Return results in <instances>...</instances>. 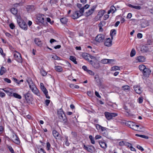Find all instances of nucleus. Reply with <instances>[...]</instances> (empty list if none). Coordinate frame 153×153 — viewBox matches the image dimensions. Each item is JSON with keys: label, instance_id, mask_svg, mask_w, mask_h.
<instances>
[{"label": "nucleus", "instance_id": "24", "mask_svg": "<svg viewBox=\"0 0 153 153\" xmlns=\"http://www.w3.org/2000/svg\"><path fill=\"white\" fill-rule=\"evenodd\" d=\"M52 134L53 137L57 139V137H59V133L56 130H53L52 131Z\"/></svg>", "mask_w": 153, "mask_h": 153}, {"label": "nucleus", "instance_id": "4", "mask_svg": "<svg viewBox=\"0 0 153 153\" xmlns=\"http://www.w3.org/2000/svg\"><path fill=\"white\" fill-rule=\"evenodd\" d=\"M17 22L20 27L22 29L26 30L27 29V26L25 22L20 18H18Z\"/></svg>", "mask_w": 153, "mask_h": 153}, {"label": "nucleus", "instance_id": "44", "mask_svg": "<svg viewBox=\"0 0 153 153\" xmlns=\"http://www.w3.org/2000/svg\"><path fill=\"white\" fill-rule=\"evenodd\" d=\"M101 62L103 64H107L108 63V59H102L101 60Z\"/></svg>", "mask_w": 153, "mask_h": 153}, {"label": "nucleus", "instance_id": "21", "mask_svg": "<svg viewBox=\"0 0 153 153\" xmlns=\"http://www.w3.org/2000/svg\"><path fill=\"white\" fill-rule=\"evenodd\" d=\"M24 96L25 99L27 102L30 101V98L31 97L30 94L29 92H27L25 94Z\"/></svg>", "mask_w": 153, "mask_h": 153}, {"label": "nucleus", "instance_id": "25", "mask_svg": "<svg viewBox=\"0 0 153 153\" xmlns=\"http://www.w3.org/2000/svg\"><path fill=\"white\" fill-rule=\"evenodd\" d=\"M12 141L15 143L17 144H19L20 143V141L19 138L17 137V135H16L15 138L12 139Z\"/></svg>", "mask_w": 153, "mask_h": 153}, {"label": "nucleus", "instance_id": "17", "mask_svg": "<svg viewBox=\"0 0 153 153\" xmlns=\"http://www.w3.org/2000/svg\"><path fill=\"white\" fill-rule=\"evenodd\" d=\"M116 10L115 7L114 6L112 5L110 7V10L108 11V14H109L111 13H115Z\"/></svg>", "mask_w": 153, "mask_h": 153}, {"label": "nucleus", "instance_id": "60", "mask_svg": "<svg viewBox=\"0 0 153 153\" xmlns=\"http://www.w3.org/2000/svg\"><path fill=\"white\" fill-rule=\"evenodd\" d=\"M152 40L150 39H148L147 40V43L149 45H152Z\"/></svg>", "mask_w": 153, "mask_h": 153}, {"label": "nucleus", "instance_id": "50", "mask_svg": "<svg viewBox=\"0 0 153 153\" xmlns=\"http://www.w3.org/2000/svg\"><path fill=\"white\" fill-rule=\"evenodd\" d=\"M138 102L139 103H142L143 102V98L142 97H140L138 99Z\"/></svg>", "mask_w": 153, "mask_h": 153}, {"label": "nucleus", "instance_id": "54", "mask_svg": "<svg viewBox=\"0 0 153 153\" xmlns=\"http://www.w3.org/2000/svg\"><path fill=\"white\" fill-rule=\"evenodd\" d=\"M137 148L141 151H144V149L140 145H137Z\"/></svg>", "mask_w": 153, "mask_h": 153}, {"label": "nucleus", "instance_id": "45", "mask_svg": "<svg viewBox=\"0 0 153 153\" xmlns=\"http://www.w3.org/2000/svg\"><path fill=\"white\" fill-rule=\"evenodd\" d=\"M46 20L48 22H49L51 24H52L53 23V21H51V19L49 17H46Z\"/></svg>", "mask_w": 153, "mask_h": 153}, {"label": "nucleus", "instance_id": "47", "mask_svg": "<svg viewBox=\"0 0 153 153\" xmlns=\"http://www.w3.org/2000/svg\"><path fill=\"white\" fill-rule=\"evenodd\" d=\"M39 153H46L45 151L42 149L40 148L38 150Z\"/></svg>", "mask_w": 153, "mask_h": 153}, {"label": "nucleus", "instance_id": "38", "mask_svg": "<svg viewBox=\"0 0 153 153\" xmlns=\"http://www.w3.org/2000/svg\"><path fill=\"white\" fill-rule=\"evenodd\" d=\"M120 68L119 67L117 66H115L111 68V71H115L116 70H120Z\"/></svg>", "mask_w": 153, "mask_h": 153}, {"label": "nucleus", "instance_id": "19", "mask_svg": "<svg viewBox=\"0 0 153 153\" xmlns=\"http://www.w3.org/2000/svg\"><path fill=\"white\" fill-rule=\"evenodd\" d=\"M35 44L39 46H41L42 45V42L38 38H35L34 40Z\"/></svg>", "mask_w": 153, "mask_h": 153}, {"label": "nucleus", "instance_id": "18", "mask_svg": "<svg viewBox=\"0 0 153 153\" xmlns=\"http://www.w3.org/2000/svg\"><path fill=\"white\" fill-rule=\"evenodd\" d=\"M96 127L98 130L101 129L102 131H106V128L98 124L96 125Z\"/></svg>", "mask_w": 153, "mask_h": 153}, {"label": "nucleus", "instance_id": "28", "mask_svg": "<svg viewBox=\"0 0 153 153\" xmlns=\"http://www.w3.org/2000/svg\"><path fill=\"white\" fill-rule=\"evenodd\" d=\"M137 60L139 62H143L145 61V58L143 56H140L137 57Z\"/></svg>", "mask_w": 153, "mask_h": 153}, {"label": "nucleus", "instance_id": "58", "mask_svg": "<svg viewBox=\"0 0 153 153\" xmlns=\"http://www.w3.org/2000/svg\"><path fill=\"white\" fill-rule=\"evenodd\" d=\"M114 61V59H108V63L112 64Z\"/></svg>", "mask_w": 153, "mask_h": 153}, {"label": "nucleus", "instance_id": "14", "mask_svg": "<svg viewBox=\"0 0 153 153\" xmlns=\"http://www.w3.org/2000/svg\"><path fill=\"white\" fill-rule=\"evenodd\" d=\"M151 71L149 68H146L143 71V73L145 76H149L151 73Z\"/></svg>", "mask_w": 153, "mask_h": 153}, {"label": "nucleus", "instance_id": "53", "mask_svg": "<svg viewBox=\"0 0 153 153\" xmlns=\"http://www.w3.org/2000/svg\"><path fill=\"white\" fill-rule=\"evenodd\" d=\"M89 74L91 75H94V73L91 70H88L87 72Z\"/></svg>", "mask_w": 153, "mask_h": 153}, {"label": "nucleus", "instance_id": "63", "mask_svg": "<svg viewBox=\"0 0 153 153\" xmlns=\"http://www.w3.org/2000/svg\"><path fill=\"white\" fill-rule=\"evenodd\" d=\"M5 94L3 92H0V97H3L5 96Z\"/></svg>", "mask_w": 153, "mask_h": 153}, {"label": "nucleus", "instance_id": "31", "mask_svg": "<svg viewBox=\"0 0 153 153\" xmlns=\"http://www.w3.org/2000/svg\"><path fill=\"white\" fill-rule=\"evenodd\" d=\"M10 11L14 15H15L17 14L18 12L17 10L15 8H11Z\"/></svg>", "mask_w": 153, "mask_h": 153}, {"label": "nucleus", "instance_id": "42", "mask_svg": "<svg viewBox=\"0 0 153 153\" xmlns=\"http://www.w3.org/2000/svg\"><path fill=\"white\" fill-rule=\"evenodd\" d=\"M41 89L45 95H46L48 93V91L45 87H42Z\"/></svg>", "mask_w": 153, "mask_h": 153}, {"label": "nucleus", "instance_id": "37", "mask_svg": "<svg viewBox=\"0 0 153 153\" xmlns=\"http://www.w3.org/2000/svg\"><path fill=\"white\" fill-rule=\"evenodd\" d=\"M89 137L91 141V143L93 144H94L95 143V142L94 141V138L93 137V136L91 135H90L89 136Z\"/></svg>", "mask_w": 153, "mask_h": 153}, {"label": "nucleus", "instance_id": "61", "mask_svg": "<svg viewBox=\"0 0 153 153\" xmlns=\"http://www.w3.org/2000/svg\"><path fill=\"white\" fill-rule=\"evenodd\" d=\"M109 16L108 14L105 15L104 16V20H106L109 18Z\"/></svg>", "mask_w": 153, "mask_h": 153}, {"label": "nucleus", "instance_id": "43", "mask_svg": "<svg viewBox=\"0 0 153 153\" xmlns=\"http://www.w3.org/2000/svg\"><path fill=\"white\" fill-rule=\"evenodd\" d=\"M122 89L124 91L128 90L129 89V87L128 85H126L122 87Z\"/></svg>", "mask_w": 153, "mask_h": 153}, {"label": "nucleus", "instance_id": "29", "mask_svg": "<svg viewBox=\"0 0 153 153\" xmlns=\"http://www.w3.org/2000/svg\"><path fill=\"white\" fill-rule=\"evenodd\" d=\"M6 71V69L3 66L1 67L0 71V75H2Z\"/></svg>", "mask_w": 153, "mask_h": 153}, {"label": "nucleus", "instance_id": "36", "mask_svg": "<svg viewBox=\"0 0 153 153\" xmlns=\"http://www.w3.org/2000/svg\"><path fill=\"white\" fill-rule=\"evenodd\" d=\"M55 70L57 71L61 72L62 70V69L61 66H58L55 67Z\"/></svg>", "mask_w": 153, "mask_h": 153}, {"label": "nucleus", "instance_id": "30", "mask_svg": "<svg viewBox=\"0 0 153 153\" xmlns=\"http://www.w3.org/2000/svg\"><path fill=\"white\" fill-rule=\"evenodd\" d=\"M70 60H71V61L73 62L74 64H77V62L76 61V58L74 56H70Z\"/></svg>", "mask_w": 153, "mask_h": 153}, {"label": "nucleus", "instance_id": "7", "mask_svg": "<svg viewBox=\"0 0 153 153\" xmlns=\"http://www.w3.org/2000/svg\"><path fill=\"white\" fill-rule=\"evenodd\" d=\"M14 56L15 59L18 62L22 63V59L21 54L19 52L15 51L14 53Z\"/></svg>", "mask_w": 153, "mask_h": 153}, {"label": "nucleus", "instance_id": "34", "mask_svg": "<svg viewBox=\"0 0 153 153\" xmlns=\"http://www.w3.org/2000/svg\"><path fill=\"white\" fill-rule=\"evenodd\" d=\"M146 66L144 65H140L139 66V69L143 71L146 68Z\"/></svg>", "mask_w": 153, "mask_h": 153}, {"label": "nucleus", "instance_id": "22", "mask_svg": "<svg viewBox=\"0 0 153 153\" xmlns=\"http://www.w3.org/2000/svg\"><path fill=\"white\" fill-rule=\"evenodd\" d=\"M148 48L145 46H142L141 48L140 51L143 53L146 52L148 51Z\"/></svg>", "mask_w": 153, "mask_h": 153}, {"label": "nucleus", "instance_id": "10", "mask_svg": "<svg viewBox=\"0 0 153 153\" xmlns=\"http://www.w3.org/2000/svg\"><path fill=\"white\" fill-rule=\"evenodd\" d=\"M105 39L104 36L102 34H100L96 36L95 38V40L98 42H102Z\"/></svg>", "mask_w": 153, "mask_h": 153}, {"label": "nucleus", "instance_id": "40", "mask_svg": "<svg viewBox=\"0 0 153 153\" xmlns=\"http://www.w3.org/2000/svg\"><path fill=\"white\" fill-rule=\"evenodd\" d=\"M65 138L66 140L65 142V144L67 146H69L70 143L68 141V137L67 136H65Z\"/></svg>", "mask_w": 153, "mask_h": 153}, {"label": "nucleus", "instance_id": "62", "mask_svg": "<svg viewBox=\"0 0 153 153\" xmlns=\"http://www.w3.org/2000/svg\"><path fill=\"white\" fill-rule=\"evenodd\" d=\"M47 148L48 150H49L50 149V148L51 146V145L49 142H47Z\"/></svg>", "mask_w": 153, "mask_h": 153}, {"label": "nucleus", "instance_id": "13", "mask_svg": "<svg viewBox=\"0 0 153 153\" xmlns=\"http://www.w3.org/2000/svg\"><path fill=\"white\" fill-rule=\"evenodd\" d=\"M26 10L28 12H30L33 11L35 9V7L33 5H28L26 7Z\"/></svg>", "mask_w": 153, "mask_h": 153}, {"label": "nucleus", "instance_id": "39", "mask_svg": "<svg viewBox=\"0 0 153 153\" xmlns=\"http://www.w3.org/2000/svg\"><path fill=\"white\" fill-rule=\"evenodd\" d=\"M40 73L43 76H45L47 74V73L42 68L40 69Z\"/></svg>", "mask_w": 153, "mask_h": 153}, {"label": "nucleus", "instance_id": "20", "mask_svg": "<svg viewBox=\"0 0 153 153\" xmlns=\"http://www.w3.org/2000/svg\"><path fill=\"white\" fill-rule=\"evenodd\" d=\"M99 143L100 146L102 148L105 149L107 147V144L106 143L102 141H99Z\"/></svg>", "mask_w": 153, "mask_h": 153}, {"label": "nucleus", "instance_id": "8", "mask_svg": "<svg viewBox=\"0 0 153 153\" xmlns=\"http://www.w3.org/2000/svg\"><path fill=\"white\" fill-rule=\"evenodd\" d=\"M105 117L108 120L112 119L113 117H115L117 115V113H110L107 112H105L104 113Z\"/></svg>", "mask_w": 153, "mask_h": 153}, {"label": "nucleus", "instance_id": "52", "mask_svg": "<svg viewBox=\"0 0 153 153\" xmlns=\"http://www.w3.org/2000/svg\"><path fill=\"white\" fill-rule=\"evenodd\" d=\"M89 7V5L88 4H87L85 5L84 7H83V8H82L81 9H83V12H84V9H87Z\"/></svg>", "mask_w": 153, "mask_h": 153}, {"label": "nucleus", "instance_id": "55", "mask_svg": "<svg viewBox=\"0 0 153 153\" xmlns=\"http://www.w3.org/2000/svg\"><path fill=\"white\" fill-rule=\"evenodd\" d=\"M10 28L12 29H13L15 27V25L11 23L9 25Z\"/></svg>", "mask_w": 153, "mask_h": 153}, {"label": "nucleus", "instance_id": "56", "mask_svg": "<svg viewBox=\"0 0 153 153\" xmlns=\"http://www.w3.org/2000/svg\"><path fill=\"white\" fill-rule=\"evenodd\" d=\"M0 53L4 57L5 56V54L4 53L3 50L0 47Z\"/></svg>", "mask_w": 153, "mask_h": 153}, {"label": "nucleus", "instance_id": "9", "mask_svg": "<svg viewBox=\"0 0 153 153\" xmlns=\"http://www.w3.org/2000/svg\"><path fill=\"white\" fill-rule=\"evenodd\" d=\"M83 148L85 149L91 153L93 152V151H94L95 150L94 147L92 145H88L85 146L84 145Z\"/></svg>", "mask_w": 153, "mask_h": 153}, {"label": "nucleus", "instance_id": "11", "mask_svg": "<svg viewBox=\"0 0 153 153\" xmlns=\"http://www.w3.org/2000/svg\"><path fill=\"white\" fill-rule=\"evenodd\" d=\"M89 62L92 66L95 68L98 69L100 67L99 62L97 61L93 62L92 60H90Z\"/></svg>", "mask_w": 153, "mask_h": 153}, {"label": "nucleus", "instance_id": "15", "mask_svg": "<svg viewBox=\"0 0 153 153\" xmlns=\"http://www.w3.org/2000/svg\"><path fill=\"white\" fill-rule=\"evenodd\" d=\"M134 88L136 92L138 94H140L142 92L141 88L140 86H134Z\"/></svg>", "mask_w": 153, "mask_h": 153}, {"label": "nucleus", "instance_id": "41", "mask_svg": "<svg viewBox=\"0 0 153 153\" xmlns=\"http://www.w3.org/2000/svg\"><path fill=\"white\" fill-rule=\"evenodd\" d=\"M136 53V52L135 50L134 49H133L130 53V56L131 57H133L134 56Z\"/></svg>", "mask_w": 153, "mask_h": 153}, {"label": "nucleus", "instance_id": "23", "mask_svg": "<svg viewBox=\"0 0 153 153\" xmlns=\"http://www.w3.org/2000/svg\"><path fill=\"white\" fill-rule=\"evenodd\" d=\"M148 25L147 21L145 20H144L141 22V26L142 27H145Z\"/></svg>", "mask_w": 153, "mask_h": 153}, {"label": "nucleus", "instance_id": "59", "mask_svg": "<svg viewBox=\"0 0 153 153\" xmlns=\"http://www.w3.org/2000/svg\"><path fill=\"white\" fill-rule=\"evenodd\" d=\"M137 126H138V130H137L136 131H141V130H142L143 128H144V127L143 126H140L139 125H137Z\"/></svg>", "mask_w": 153, "mask_h": 153}, {"label": "nucleus", "instance_id": "26", "mask_svg": "<svg viewBox=\"0 0 153 153\" xmlns=\"http://www.w3.org/2000/svg\"><path fill=\"white\" fill-rule=\"evenodd\" d=\"M105 13L104 10H101L98 12L97 16L100 18H101Z\"/></svg>", "mask_w": 153, "mask_h": 153}, {"label": "nucleus", "instance_id": "35", "mask_svg": "<svg viewBox=\"0 0 153 153\" xmlns=\"http://www.w3.org/2000/svg\"><path fill=\"white\" fill-rule=\"evenodd\" d=\"M135 136H137V137H141L145 138V139H147L149 138V137L148 136H145V135H140V134H135Z\"/></svg>", "mask_w": 153, "mask_h": 153}, {"label": "nucleus", "instance_id": "64", "mask_svg": "<svg viewBox=\"0 0 153 153\" xmlns=\"http://www.w3.org/2000/svg\"><path fill=\"white\" fill-rule=\"evenodd\" d=\"M50 102V100H46L45 101V103L47 106H48Z\"/></svg>", "mask_w": 153, "mask_h": 153}, {"label": "nucleus", "instance_id": "16", "mask_svg": "<svg viewBox=\"0 0 153 153\" xmlns=\"http://www.w3.org/2000/svg\"><path fill=\"white\" fill-rule=\"evenodd\" d=\"M104 44L106 46L110 47L112 45V41L110 38H107L106 39L105 41V42Z\"/></svg>", "mask_w": 153, "mask_h": 153}, {"label": "nucleus", "instance_id": "12", "mask_svg": "<svg viewBox=\"0 0 153 153\" xmlns=\"http://www.w3.org/2000/svg\"><path fill=\"white\" fill-rule=\"evenodd\" d=\"M95 8L96 7L94 6H93L92 8H91L90 10H89L87 12L85 13V16H88L91 15L93 13Z\"/></svg>", "mask_w": 153, "mask_h": 153}, {"label": "nucleus", "instance_id": "46", "mask_svg": "<svg viewBox=\"0 0 153 153\" xmlns=\"http://www.w3.org/2000/svg\"><path fill=\"white\" fill-rule=\"evenodd\" d=\"M22 3H16L14 4V6L15 7H17L19 6H22Z\"/></svg>", "mask_w": 153, "mask_h": 153}, {"label": "nucleus", "instance_id": "6", "mask_svg": "<svg viewBox=\"0 0 153 153\" xmlns=\"http://www.w3.org/2000/svg\"><path fill=\"white\" fill-rule=\"evenodd\" d=\"M126 125L127 126L129 127L132 129L136 131L138 130V126L137 125H136V124L131 121H128L126 123Z\"/></svg>", "mask_w": 153, "mask_h": 153}, {"label": "nucleus", "instance_id": "2", "mask_svg": "<svg viewBox=\"0 0 153 153\" xmlns=\"http://www.w3.org/2000/svg\"><path fill=\"white\" fill-rule=\"evenodd\" d=\"M27 82L29 85V87L33 92L37 95H39V91L35 85L34 84L32 80H31L28 81Z\"/></svg>", "mask_w": 153, "mask_h": 153}, {"label": "nucleus", "instance_id": "27", "mask_svg": "<svg viewBox=\"0 0 153 153\" xmlns=\"http://www.w3.org/2000/svg\"><path fill=\"white\" fill-rule=\"evenodd\" d=\"M116 33V31L115 29H112L111 31L110 35L112 39H113V36H115Z\"/></svg>", "mask_w": 153, "mask_h": 153}, {"label": "nucleus", "instance_id": "57", "mask_svg": "<svg viewBox=\"0 0 153 153\" xmlns=\"http://www.w3.org/2000/svg\"><path fill=\"white\" fill-rule=\"evenodd\" d=\"M4 80L6 82L8 83H11V80L7 78H5L4 79Z\"/></svg>", "mask_w": 153, "mask_h": 153}, {"label": "nucleus", "instance_id": "32", "mask_svg": "<svg viewBox=\"0 0 153 153\" xmlns=\"http://www.w3.org/2000/svg\"><path fill=\"white\" fill-rule=\"evenodd\" d=\"M13 95L14 97L18 99H21L22 98V97L20 95L16 93H13Z\"/></svg>", "mask_w": 153, "mask_h": 153}, {"label": "nucleus", "instance_id": "5", "mask_svg": "<svg viewBox=\"0 0 153 153\" xmlns=\"http://www.w3.org/2000/svg\"><path fill=\"white\" fill-rule=\"evenodd\" d=\"M83 13V9H80L79 11H76L72 15V17L74 19H77L82 15Z\"/></svg>", "mask_w": 153, "mask_h": 153}, {"label": "nucleus", "instance_id": "33", "mask_svg": "<svg viewBox=\"0 0 153 153\" xmlns=\"http://www.w3.org/2000/svg\"><path fill=\"white\" fill-rule=\"evenodd\" d=\"M61 22L63 24H66L68 22V19L66 18H61L60 20Z\"/></svg>", "mask_w": 153, "mask_h": 153}, {"label": "nucleus", "instance_id": "51", "mask_svg": "<svg viewBox=\"0 0 153 153\" xmlns=\"http://www.w3.org/2000/svg\"><path fill=\"white\" fill-rule=\"evenodd\" d=\"M96 82L99 85L101 86V82L99 78L95 80Z\"/></svg>", "mask_w": 153, "mask_h": 153}, {"label": "nucleus", "instance_id": "3", "mask_svg": "<svg viewBox=\"0 0 153 153\" xmlns=\"http://www.w3.org/2000/svg\"><path fill=\"white\" fill-rule=\"evenodd\" d=\"M37 19L38 23L44 24L45 22L46 21V17L44 15L39 14L37 16Z\"/></svg>", "mask_w": 153, "mask_h": 153}, {"label": "nucleus", "instance_id": "1", "mask_svg": "<svg viewBox=\"0 0 153 153\" xmlns=\"http://www.w3.org/2000/svg\"><path fill=\"white\" fill-rule=\"evenodd\" d=\"M57 114L60 121L64 123H66L67 121V119L65 114L61 108L58 110Z\"/></svg>", "mask_w": 153, "mask_h": 153}, {"label": "nucleus", "instance_id": "48", "mask_svg": "<svg viewBox=\"0 0 153 153\" xmlns=\"http://www.w3.org/2000/svg\"><path fill=\"white\" fill-rule=\"evenodd\" d=\"M88 56H90V55L89 54H88L87 53H85V55H83V56H84V58L85 59L88 60L89 62L90 60H89V59H88Z\"/></svg>", "mask_w": 153, "mask_h": 153}, {"label": "nucleus", "instance_id": "49", "mask_svg": "<svg viewBox=\"0 0 153 153\" xmlns=\"http://www.w3.org/2000/svg\"><path fill=\"white\" fill-rule=\"evenodd\" d=\"M8 148L11 153H15L14 151L11 146H9L8 147Z\"/></svg>", "mask_w": 153, "mask_h": 153}]
</instances>
